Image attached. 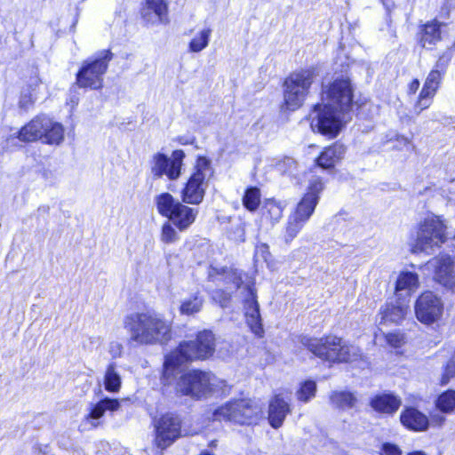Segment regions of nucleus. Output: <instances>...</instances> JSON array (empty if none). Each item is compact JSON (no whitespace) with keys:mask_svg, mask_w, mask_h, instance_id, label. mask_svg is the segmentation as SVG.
Returning <instances> with one entry per match:
<instances>
[{"mask_svg":"<svg viewBox=\"0 0 455 455\" xmlns=\"http://www.w3.org/2000/svg\"><path fill=\"white\" fill-rule=\"evenodd\" d=\"M322 104H316L309 115L314 131L336 137L342 128L353 103V88L348 77H337L329 85L323 84Z\"/></svg>","mask_w":455,"mask_h":455,"instance_id":"1","label":"nucleus"},{"mask_svg":"<svg viewBox=\"0 0 455 455\" xmlns=\"http://www.w3.org/2000/svg\"><path fill=\"white\" fill-rule=\"evenodd\" d=\"M213 174L211 161L204 156H199L196 160V171L190 176L182 189V201L185 204H199L205 194L207 188L206 180Z\"/></svg>","mask_w":455,"mask_h":455,"instance_id":"8","label":"nucleus"},{"mask_svg":"<svg viewBox=\"0 0 455 455\" xmlns=\"http://www.w3.org/2000/svg\"><path fill=\"white\" fill-rule=\"evenodd\" d=\"M289 166H292V165H295V162L292 158H287L286 162H285Z\"/></svg>","mask_w":455,"mask_h":455,"instance_id":"53","label":"nucleus"},{"mask_svg":"<svg viewBox=\"0 0 455 455\" xmlns=\"http://www.w3.org/2000/svg\"><path fill=\"white\" fill-rule=\"evenodd\" d=\"M435 282L448 290L455 287V264L447 254H440L429 261Z\"/></svg>","mask_w":455,"mask_h":455,"instance_id":"16","label":"nucleus"},{"mask_svg":"<svg viewBox=\"0 0 455 455\" xmlns=\"http://www.w3.org/2000/svg\"><path fill=\"white\" fill-rule=\"evenodd\" d=\"M407 455H427L425 452L423 451H413V452H410L408 453Z\"/></svg>","mask_w":455,"mask_h":455,"instance_id":"54","label":"nucleus"},{"mask_svg":"<svg viewBox=\"0 0 455 455\" xmlns=\"http://www.w3.org/2000/svg\"><path fill=\"white\" fill-rule=\"evenodd\" d=\"M221 383V380L210 372L191 371L180 378L177 389L183 395L201 398L214 393Z\"/></svg>","mask_w":455,"mask_h":455,"instance_id":"7","label":"nucleus"},{"mask_svg":"<svg viewBox=\"0 0 455 455\" xmlns=\"http://www.w3.org/2000/svg\"><path fill=\"white\" fill-rule=\"evenodd\" d=\"M300 343L315 356L331 363L354 362L362 356L358 347L348 345L336 336L322 339L304 336Z\"/></svg>","mask_w":455,"mask_h":455,"instance_id":"3","label":"nucleus"},{"mask_svg":"<svg viewBox=\"0 0 455 455\" xmlns=\"http://www.w3.org/2000/svg\"><path fill=\"white\" fill-rule=\"evenodd\" d=\"M317 204L318 203L313 194H306L298 204L296 211L292 216L306 223L313 214Z\"/></svg>","mask_w":455,"mask_h":455,"instance_id":"28","label":"nucleus"},{"mask_svg":"<svg viewBox=\"0 0 455 455\" xmlns=\"http://www.w3.org/2000/svg\"><path fill=\"white\" fill-rule=\"evenodd\" d=\"M123 455H131V454H129V453H127V452H124Z\"/></svg>","mask_w":455,"mask_h":455,"instance_id":"56","label":"nucleus"},{"mask_svg":"<svg viewBox=\"0 0 455 455\" xmlns=\"http://www.w3.org/2000/svg\"><path fill=\"white\" fill-rule=\"evenodd\" d=\"M331 403L339 409H352L357 403V398L354 393L348 391H333L330 395Z\"/></svg>","mask_w":455,"mask_h":455,"instance_id":"29","label":"nucleus"},{"mask_svg":"<svg viewBox=\"0 0 455 455\" xmlns=\"http://www.w3.org/2000/svg\"><path fill=\"white\" fill-rule=\"evenodd\" d=\"M115 404H116V411L117 407H118V401L116 399Z\"/></svg>","mask_w":455,"mask_h":455,"instance_id":"55","label":"nucleus"},{"mask_svg":"<svg viewBox=\"0 0 455 455\" xmlns=\"http://www.w3.org/2000/svg\"><path fill=\"white\" fill-rule=\"evenodd\" d=\"M434 98L435 95L421 90L418 100L414 105V113L417 116L420 115L423 110L428 108L431 106Z\"/></svg>","mask_w":455,"mask_h":455,"instance_id":"40","label":"nucleus"},{"mask_svg":"<svg viewBox=\"0 0 455 455\" xmlns=\"http://www.w3.org/2000/svg\"><path fill=\"white\" fill-rule=\"evenodd\" d=\"M381 455H402V451L397 445L386 443L382 445Z\"/></svg>","mask_w":455,"mask_h":455,"instance_id":"48","label":"nucleus"},{"mask_svg":"<svg viewBox=\"0 0 455 455\" xmlns=\"http://www.w3.org/2000/svg\"><path fill=\"white\" fill-rule=\"evenodd\" d=\"M115 382H116V392H117L120 385H121V380H120V378L119 376L116 373V379H115Z\"/></svg>","mask_w":455,"mask_h":455,"instance_id":"52","label":"nucleus"},{"mask_svg":"<svg viewBox=\"0 0 455 455\" xmlns=\"http://www.w3.org/2000/svg\"><path fill=\"white\" fill-rule=\"evenodd\" d=\"M436 407L443 413H451L455 410V390H447L436 400Z\"/></svg>","mask_w":455,"mask_h":455,"instance_id":"34","label":"nucleus"},{"mask_svg":"<svg viewBox=\"0 0 455 455\" xmlns=\"http://www.w3.org/2000/svg\"><path fill=\"white\" fill-rule=\"evenodd\" d=\"M161 239L166 243H172L180 239L177 231L169 221L165 222L162 227Z\"/></svg>","mask_w":455,"mask_h":455,"instance_id":"42","label":"nucleus"},{"mask_svg":"<svg viewBox=\"0 0 455 455\" xmlns=\"http://www.w3.org/2000/svg\"><path fill=\"white\" fill-rule=\"evenodd\" d=\"M387 342L393 347H400L404 343V337L399 332H390L386 335Z\"/></svg>","mask_w":455,"mask_h":455,"instance_id":"45","label":"nucleus"},{"mask_svg":"<svg viewBox=\"0 0 455 455\" xmlns=\"http://www.w3.org/2000/svg\"><path fill=\"white\" fill-rule=\"evenodd\" d=\"M417 319L425 324L438 321L443 312V303L440 297L432 291L423 292L415 302Z\"/></svg>","mask_w":455,"mask_h":455,"instance_id":"13","label":"nucleus"},{"mask_svg":"<svg viewBox=\"0 0 455 455\" xmlns=\"http://www.w3.org/2000/svg\"><path fill=\"white\" fill-rule=\"evenodd\" d=\"M261 199L260 189L257 187H250L246 188L243 196V204L250 212H255L259 204Z\"/></svg>","mask_w":455,"mask_h":455,"instance_id":"33","label":"nucleus"},{"mask_svg":"<svg viewBox=\"0 0 455 455\" xmlns=\"http://www.w3.org/2000/svg\"><path fill=\"white\" fill-rule=\"evenodd\" d=\"M198 210L178 204L174 212L168 219L180 231H184L195 222Z\"/></svg>","mask_w":455,"mask_h":455,"instance_id":"22","label":"nucleus"},{"mask_svg":"<svg viewBox=\"0 0 455 455\" xmlns=\"http://www.w3.org/2000/svg\"><path fill=\"white\" fill-rule=\"evenodd\" d=\"M316 77L313 68L293 71L283 82V100L288 110L300 108L309 93L311 85Z\"/></svg>","mask_w":455,"mask_h":455,"instance_id":"6","label":"nucleus"},{"mask_svg":"<svg viewBox=\"0 0 455 455\" xmlns=\"http://www.w3.org/2000/svg\"><path fill=\"white\" fill-rule=\"evenodd\" d=\"M214 269L210 271L209 273V278L212 281H219L222 280L226 283H233L234 287L235 289H241L242 284L243 283V273L241 271H238L237 269H223V273L221 275L220 274H213Z\"/></svg>","mask_w":455,"mask_h":455,"instance_id":"31","label":"nucleus"},{"mask_svg":"<svg viewBox=\"0 0 455 455\" xmlns=\"http://www.w3.org/2000/svg\"><path fill=\"white\" fill-rule=\"evenodd\" d=\"M64 132L60 123L46 116H36L14 135L23 142L41 140L48 145L60 146L64 140Z\"/></svg>","mask_w":455,"mask_h":455,"instance_id":"5","label":"nucleus"},{"mask_svg":"<svg viewBox=\"0 0 455 455\" xmlns=\"http://www.w3.org/2000/svg\"><path fill=\"white\" fill-rule=\"evenodd\" d=\"M215 351V337L211 331H200L196 340L183 341L171 352L164 361V374L183 363L194 360H204L211 357Z\"/></svg>","mask_w":455,"mask_h":455,"instance_id":"4","label":"nucleus"},{"mask_svg":"<svg viewBox=\"0 0 455 455\" xmlns=\"http://www.w3.org/2000/svg\"><path fill=\"white\" fill-rule=\"evenodd\" d=\"M231 298L230 292L223 290H216L212 292V299L218 301L221 307H226Z\"/></svg>","mask_w":455,"mask_h":455,"instance_id":"44","label":"nucleus"},{"mask_svg":"<svg viewBox=\"0 0 455 455\" xmlns=\"http://www.w3.org/2000/svg\"><path fill=\"white\" fill-rule=\"evenodd\" d=\"M140 16L147 25L168 24L169 8L165 0H145L140 9Z\"/></svg>","mask_w":455,"mask_h":455,"instance_id":"17","label":"nucleus"},{"mask_svg":"<svg viewBox=\"0 0 455 455\" xmlns=\"http://www.w3.org/2000/svg\"><path fill=\"white\" fill-rule=\"evenodd\" d=\"M203 299L195 295L192 299L184 300L180 305V312L183 315H194L198 313L203 306Z\"/></svg>","mask_w":455,"mask_h":455,"instance_id":"38","label":"nucleus"},{"mask_svg":"<svg viewBox=\"0 0 455 455\" xmlns=\"http://www.w3.org/2000/svg\"><path fill=\"white\" fill-rule=\"evenodd\" d=\"M156 444L165 449L180 436V419L173 414H165L156 423Z\"/></svg>","mask_w":455,"mask_h":455,"instance_id":"15","label":"nucleus"},{"mask_svg":"<svg viewBox=\"0 0 455 455\" xmlns=\"http://www.w3.org/2000/svg\"><path fill=\"white\" fill-rule=\"evenodd\" d=\"M39 98V91L33 89V93L27 90H24L21 92L20 99L19 101V106L21 109L28 110L30 108L34 102L37 100Z\"/></svg>","mask_w":455,"mask_h":455,"instance_id":"41","label":"nucleus"},{"mask_svg":"<svg viewBox=\"0 0 455 455\" xmlns=\"http://www.w3.org/2000/svg\"><path fill=\"white\" fill-rule=\"evenodd\" d=\"M419 87V81L418 79H414L409 86V90L411 92L415 93Z\"/></svg>","mask_w":455,"mask_h":455,"instance_id":"49","label":"nucleus"},{"mask_svg":"<svg viewBox=\"0 0 455 455\" xmlns=\"http://www.w3.org/2000/svg\"><path fill=\"white\" fill-rule=\"evenodd\" d=\"M306 223L299 220L298 218L291 215L289 217L286 230L284 234V240L288 243L291 242L302 229Z\"/></svg>","mask_w":455,"mask_h":455,"instance_id":"37","label":"nucleus"},{"mask_svg":"<svg viewBox=\"0 0 455 455\" xmlns=\"http://www.w3.org/2000/svg\"><path fill=\"white\" fill-rule=\"evenodd\" d=\"M450 62V57L442 55L428 73L421 90L435 96Z\"/></svg>","mask_w":455,"mask_h":455,"instance_id":"19","label":"nucleus"},{"mask_svg":"<svg viewBox=\"0 0 455 455\" xmlns=\"http://www.w3.org/2000/svg\"><path fill=\"white\" fill-rule=\"evenodd\" d=\"M262 214L273 222H277L283 216V207L274 199H267L264 203Z\"/></svg>","mask_w":455,"mask_h":455,"instance_id":"35","label":"nucleus"},{"mask_svg":"<svg viewBox=\"0 0 455 455\" xmlns=\"http://www.w3.org/2000/svg\"><path fill=\"white\" fill-rule=\"evenodd\" d=\"M290 412V406L280 395H275L269 403L268 420L274 428L282 426L285 417Z\"/></svg>","mask_w":455,"mask_h":455,"instance_id":"24","label":"nucleus"},{"mask_svg":"<svg viewBox=\"0 0 455 455\" xmlns=\"http://www.w3.org/2000/svg\"><path fill=\"white\" fill-rule=\"evenodd\" d=\"M441 23L436 20L427 21L422 25L419 33V44L426 49H432L436 43L441 41Z\"/></svg>","mask_w":455,"mask_h":455,"instance_id":"20","label":"nucleus"},{"mask_svg":"<svg viewBox=\"0 0 455 455\" xmlns=\"http://www.w3.org/2000/svg\"><path fill=\"white\" fill-rule=\"evenodd\" d=\"M316 393V383L314 380H306L300 384L299 390L296 392V397L303 403L309 402L315 397Z\"/></svg>","mask_w":455,"mask_h":455,"instance_id":"36","label":"nucleus"},{"mask_svg":"<svg viewBox=\"0 0 455 455\" xmlns=\"http://www.w3.org/2000/svg\"><path fill=\"white\" fill-rule=\"evenodd\" d=\"M419 281L417 273L411 271L401 272L395 282V295L399 298L400 292L404 291L406 296L409 297L419 288Z\"/></svg>","mask_w":455,"mask_h":455,"instance_id":"27","label":"nucleus"},{"mask_svg":"<svg viewBox=\"0 0 455 455\" xmlns=\"http://www.w3.org/2000/svg\"><path fill=\"white\" fill-rule=\"evenodd\" d=\"M409 311V299L396 298L387 302L379 309V324L399 323Z\"/></svg>","mask_w":455,"mask_h":455,"instance_id":"18","label":"nucleus"},{"mask_svg":"<svg viewBox=\"0 0 455 455\" xmlns=\"http://www.w3.org/2000/svg\"><path fill=\"white\" fill-rule=\"evenodd\" d=\"M104 387L109 392L114 391V366L112 364L108 366L104 377Z\"/></svg>","mask_w":455,"mask_h":455,"instance_id":"46","label":"nucleus"},{"mask_svg":"<svg viewBox=\"0 0 455 455\" xmlns=\"http://www.w3.org/2000/svg\"><path fill=\"white\" fill-rule=\"evenodd\" d=\"M455 376V360L451 359L448 361L444 371L442 375L441 384L446 385Z\"/></svg>","mask_w":455,"mask_h":455,"instance_id":"43","label":"nucleus"},{"mask_svg":"<svg viewBox=\"0 0 455 455\" xmlns=\"http://www.w3.org/2000/svg\"><path fill=\"white\" fill-rule=\"evenodd\" d=\"M371 406L379 412L394 414L401 405V400L390 394L374 396L370 403Z\"/></svg>","mask_w":455,"mask_h":455,"instance_id":"26","label":"nucleus"},{"mask_svg":"<svg viewBox=\"0 0 455 455\" xmlns=\"http://www.w3.org/2000/svg\"><path fill=\"white\" fill-rule=\"evenodd\" d=\"M155 203L158 212L166 218L172 216L180 202L174 199L169 193H162L155 197Z\"/></svg>","mask_w":455,"mask_h":455,"instance_id":"30","label":"nucleus"},{"mask_svg":"<svg viewBox=\"0 0 455 455\" xmlns=\"http://www.w3.org/2000/svg\"><path fill=\"white\" fill-rule=\"evenodd\" d=\"M346 153V148L340 143H334L326 148L317 158V164L324 169L333 167Z\"/></svg>","mask_w":455,"mask_h":455,"instance_id":"25","label":"nucleus"},{"mask_svg":"<svg viewBox=\"0 0 455 455\" xmlns=\"http://www.w3.org/2000/svg\"><path fill=\"white\" fill-rule=\"evenodd\" d=\"M432 420H433V422H435L436 424L441 426L444 422L445 418L441 415H435L432 417Z\"/></svg>","mask_w":455,"mask_h":455,"instance_id":"50","label":"nucleus"},{"mask_svg":"<svg viewBox=\"0 0 455 455\" xmlns=\"http://www.w3.org/2000/svg\"><path fill=\"white\" fill-rule=\"evenodd\" d=\"M112 59L109 50L100 52L97 56L84 61L76 76L80 87L99 89L102 85L103 75Z\"/></svg>","mask_w":455,"mask_h":455,"instance_id":"9","label":"nucleus"},{"mask_svg":"<svg viewBox=\"0 0 455 455\" xmlns=\"http://www.w3.org/2000/svg\"><path fill=\"white\" fill-rule=\"evenodd\" d=\"M212 33L211 28L200 30L189 42L188 51L190 52H200L205 49L209 44Z\"/></svg>","mask_w":455,"mask_h":455,"instance_id":"32","label":"nucleus"},{"mask_svg":"<svg viewBox=\"0 0 455 455\" xmlns=\"http://www.w3.org/2000/svg\"><path fill=\"white\" fill-rule=\"evenodd\" d=\"M259 412L260 409L253 402L241 399L216 409L213 412V420H228L241 425L251 424Z\"/></svg>","mask_w":455,"mask_h":455,"instance_id":"11","label":"nucleus"},{"mask_svg":"<svg viewBox=\"0 0 455 455\" xmlns=\"http://www.w3.org/2000/svg\"><path fill=\"white\" fill-rule=\"evenodd\" d=\"M238 231H239V235H238V239L241 240V241H244V229L242 227V225H240L238 227Z\"/></svg>","mask_w":455,"mask_h":455,"instance_id":"51","label":"nucleus"},{"mask_svg":"<svg viewBox=\"0 0 455 455\" xmlns=\"http://www.w3.org/2000/svg\"><path fill=\"white\" fill-rule=\"evenodd\" d=\"M28 88L26 89L28 92L33 93V89L39 91V98L45 96L47 93V86L42 82L41 78L38 75L37 69H33L31 71V76H29L28 82Z\"/></svg>","mask_w":455,"mask_h":455,"instance_id":"39","label":"nucleus"},{"mask_svg":"<svg viewBox=\"0 0 455 455\" xmlns=\"http://www.w3.org/2000/svg\"><path fill=\"white\" fill-rule=\"evenodd\" d=\"M446 241V225L437 216H429L420 224L413 251H427Z\"/></svg>","mask_w":455,"mask_h":455,"instance_id":"10","label":"nucleus"},{"mask_svg":"<svg viewBox=\"0 0 455 455\" xmlns=\"http://www.w3.org/2000/svg\"><path fill=\"white\" fill-rule=\"evenodd\" d=\"M184 158L185 153L181 149L174 150L171 157L163 153H156L152 158L151 173L156 179L165 175L169 180H175L181 174Z\"/></svg>","mask_w":455,"mask_h":455,"instance_id":"12","label":"nucleus"},{"mask_svg":"<svg viewBox=\"0 0 455 455\" xmlns=\"http://www.w3.org/2000/svg\"><path fill=\"white\" fill-rule=\"evenodd\" d=\"M106 410H114V400L106 398L95 404L83 419L81 427L84 430L98 427L100 425L99 419L104 415Z\"/></svg>","mask_w":455,"mask_h":455,"instance_id":"23","label":"nucleus"},{"mask_svg":"<svg viewBox=\"0 0 455 455\" xmlns=\"http://www.w3.org/2000/svg\"><path fill=\"white\" fill-rule=\"evenodd\" d=\"M323 189V183L319 180L315 179L310 183L309 190L307 194H313L318 203L319 193Z\"/></svg>","mask_w":455,"mask_h":455,"instance_id":"47","label":"nucleus"},{"mask_svg":"<svg viewBox=\"0 0 455 455\" xmlns=\"http://www.w3.org/2000/svg\"><path fill=\"white\" fill-rule=\"evenodd\" d=\"M251 283H247L243 290V307L245 311L246 322L251 331L258 337H262L264 329L261 323L259 313V305L257 300L256 291Z\"/></svg>","mask_w":455,"mask_h":455,"instance_id":"14","label":"nucleus"},{"mask_svg":"<svg viewBox=\"0 0 455 455\" xmlns=\"http://www.w3.org/2000/svg\"><path fill=\"white\" fill-rule=\"evenodd\" d=\"M400 420L406 428L413 431H424L429 425L427 417L412 407L406 408L402 411Z\"/></svg>","mask_w":455,"mask_h":455,"instance_id":"21","label":"nucleus"},{"mask_svg":"<svg viewBox=\"0 0 455 455\" xmlns=\"http://www.w3.org/2000/svg\"><path fill=\"white\" fill-rule=\"evenodd\" d=\"M131 339L141 345L164 344L172 338L171 323L155 313H133L124 320Z\"/></svg>","mask_w":455,"mask_h":455,"instance_id":"2","label":"nucleus"}]
</instances>
